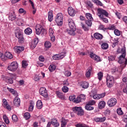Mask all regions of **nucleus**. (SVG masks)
I'll use <instances>...</instances> for the list:
<instances>
[{
	"label": "nucleus",
	"mask_w": 127,
	"mask_h": 127,
	"mask_svg": "<svg viewBox=\"0 0 127 127\" xmlns=\"http://www.w3.org/2000/svg\"><path fill=\"white\" fill-rule=\"evenodd\" d=\"M117 52L122 54L119 58L118 63L120 64H124L123 65L121 66V70H123L124 68H126L127 65V59L126 58V48H123L121 49L119 48L117 50Z\"/></svg>",
	"instance_id": "nucleus-1"
},
{
	"label": "nucleus",
	"mask_w": 127,
	"mask_h": 127,
	"mask_svg": "<svg viewBox=\"0 0 127 127\" xmlns=\"http://www.w3.org/2000/svg\"><path fill=\"white\" fill-rule=\"evenodd\" d=\"M98 12V15L100 17V19L103 21V22H105V23H108L109 22V20L108 18H105L108 17L109 16V13L105 10H104V9H102L101 8H99L97 9Z\"/></svg>",
	"instance_id": "nucleus-2"
},
{
	"label": "nucleus",
	"mask_w": 127,
	"mask_h": 127,
	"mask_svg": "<svg viewBox=\"0 0 127 127\" xmlns=\"http://www.w3.org/2000/svg\"><path fill=\"white\" fill-rule=\"evenodd\" d=\"M75 95L70 96L69 97V100L70 101H73L75 104H79V103H81V102H83V101H85L86 100V95L84 94H81L78 96L76 98Z\"/></svg>",
	"instance_id": "nucleus-3"
},
{
	"label": "nucleus",
	"mask_w": 127,
	"mask_h": 127,
	"mask_svg": "<svg viewBox=\"0 0 127 127\" xmlns=\"http://www.w3.org/2000/svg\"><path fill=\"white\" fill-rule=\"evenodd\" d=\"M15 37L18 39L19 44H23L24 43V37H23V33L22 30L17 29L15 31Z\"/></svg>",
	"instance_id": "nucleus-4"
},
{
	"label": "nucleus",
	"mask_w": 127,
	"mask_h": 127,
	"mask_svg": "<svg viewBox=\"0 0 127 127\" xmlns=\"http://www.w3.org/2000/svg\"><path fill=\"white\" fill-rule=\"evenodd\" d=\"M63 19H64L63 14L61 13H58L56 17L55 21L58 26H62L63 25Z\"/></svg>",
	"instance_id": "nucleus-5"
},
{
	"label": "nucleus",
	"mask_w": 127,
	"mask_h": 127,
	"mask_svg": "<svg viewBox=\"0 0 127 127\" xmlns=\"http://www.w3.org/2000/svg\"><path fill=\"white\" fill-rule=\"evenodd\" d=\"M92 21H93L92 20H85V24L83 23V22L81 23V26H82L83 29L84 31H89L90 29V27L92 26ZM87 25V26H86Z\"/></svg>",
	"instance_id": "nucleus-6"
},
{
	"label": "nucleus",
	"mask_w": 127,
	"mask_h": 127,
	"mask_svg": "<svg viewBox=\"0 0 127 127\" xmlns=\"http://www.w3.org/2000/svg\"><path fill=\"white\" fill-rule=\"evenodd\" d=\"M107 85L108 88H112L115 84V78L113 76L108 75L106 77Z\"/></svg>",
	"instance_id": "nucleus-7"
},
{
	"label": "nucleus",
	"mask_w": 127,
	"mask_h": 127,
	"mask_svg": "<svg viewBox=\"0 0 127 127\" xmlns=\"http://www.w3.org/2000/svg\"><path fill=\"white\" fill-rule=\"evenodd\" d=\"M72 111L75 114H76L77 115L80 116H84V110L82 109L81 107H74L72 108Z\"/></svg>",
	"instance_id": "nucleus-8"
},
{
	"label": "nucleus",
	"mask_w": 127,
	"mask_h": 127,
	"mask_svg": "<svg viewBox=\"0 0 127 127\" xmlns=\"http://www.w3.org/2000/svg\"><path fill=\"white\" fill-rule=\"evenodd\" d=\"M18 68V64H17V62H12L7 67L8 70H9V71H16Z\"/></svg>",
	"instance_id": "nucleus-9"
},
{
	"label": "nucleus",
	"mask_w": 127,
	"mask_h": 127,
	"mask_svg": "<svg viewBox=\"0 0 127 127\" xmlns=\"http://www.w3.org/2000/svg\"><path fill=\"white\" fill-rule=\"evenodd\" d=\"M35 29H36V34L37 35H40L41 33H42V34H44V33H45L46 32V30H45V29L43 28L42 26L39 24L37 25L36 26Z\"/></svg>",
	"instance_id": "nucleus-10"
},
{
	"label": "nucleus",
	"mask_w": 127,
	"mask_h": 127,
	"mask_svg": "<svg viewBox=\"0 0 127 127\" xmlns=\"http://www.w3.org/2000/svg\"><path fill=\"white\" fill-rule=\"evenodd\" d=\"M117 103H118L117 99L115 98H112L109 100L107 104L108 106L110 107V108H112V107H115V106L117 105Z\"/></svg>",
	"instance_id": "nucleus-11"
},
{
	"label": "nucleus",
	"mask_w": 127,
	"mask_h": 127,
	"mask_svg": "<svg viewBox=\"0 0 127 127\" xmlns=\"http://www.w3.org/2000/svg\"><path fill=\"white\" fill-rule=\"evenodd\" d=\"M39 93L41 95V96H43L44 98H47L48 97L47 90H46V88L44 87H41L40 88Z\"/></svg>",
	"instance_id": "nucleus-12"
},
{
	"label": "nucleus",
	"mask_w": 127,
	"mask_h": 127,
	"mask_svg": "<svg viewBox=\"0 0 127 127\" xmlns=\"http://www.w3.org/2000/svg\"><path fill=\"white\" fill-rule=\"evenodd\" d=\"M15 12L14 11H10L8 14L9 20L13 21L16 18V15H15Z\"/></svg>",
	"instance_id": "nucleus-13"
},
{
	"label": "nucleus",
	"mask_w": 127,
	"mask_h": 127,
	"mask_svg": "<svg viewBox=\"0 0 127 127\" xmlns=\"http://www.w3.org/2000/svg\"><path fill=\"white\" fill-rule=\"evenodd\" d=\"M75 31H76V28H70V29H66L65 30V32L69 34V35H72L74 36V35H76V33H75Z\"/></svg>",
	"instance_id": "nucleus-14"
},
{
	"label": "nucleus",
	"mask_w": 127,
	"mask_h": 127,
	"mask_svg": "<svg viewBox=\"0 0 127 127\" xmlns=\"http://www.w3.org/2000/svg\"><path fill=\"white\" fill-rule=\"evenodd\" d=\"M67 11L70 16H75V14H76V11H75V9L73 8V7H68L67 8Z\"/></svg>",
	"instance_id": "nucleus-15"
},
{
	"label": "nucleus",
	"mask_w": 127,
	"mask_h": 127,
	"mask_svg": "<svg viewBox=\"0 0 127 127\" xmlns=\"http://www.w3.org/2000/svg\"><path fill=\"white\" fill-rule=\"evenodd\" d=\"M15 52L17 53V54H19L21 52H22L23 50H24V48L23 47H20V46H15L14 48Z\"/></svg>",
	"instance_id": "nucleus-16"
},
{
	"label": "nucleus",
	"mask_w": 127,
	"mask_h": 127,
	"mask_svg": "<svg viewBox=\"0 0 127 127\" xmlns=\"http://www.w3.org/2000/svg\"><path fill=\"white\" fill-rule=\"evenodd\" d=\"M90 57H91V58H92V59H93V60H95V61H96V62H101V58H100V57L96 55L95 54H94L93 53L91 54Z\"/></svg>",
	"instance_id": "nucleus-17"
},
{
	"label": "nucleus",
	"mask_w": 127,
	"mask_h": 127,
	"mask_svg": "<svg viewBox=\"0 0 127 127\" xmlns=\"http://www.w3.org/2000/svg\"><path fill=\"white\" fill-rule=\"evenodd\" d=\"M68 23L70 28H73V29H75V28H76V25H75V23H74V21H73L72 19H68Z\"/></svg>",
	"instance_id": "nucleus-18"
},
{
	"label": "nucleus",
	"mask_w": 127,
	"mask_h": 127,
	"mask_svg": "<svg viewBox=\"0 0 127 127\" xmlns=\"http://www.w3.org/2000/svg\"><path fill=\"white\" fill-rule=\"evenodd\" d=\"M7 89L8 91H9V92L12 94V95H13V96L15 97H18V94L17 93V91H16V90L9 87H7Z\"/></svg>",
	"instance_id": "nucleus-19"
},
{
	"label": "nucleus",
	"mask_w": 127,
	"mask_h": 127,
	"mask_svg": "<svg viewBox=\"0 0 127 127\" xmlns=\"http://www.w3.org/2000/svg\"><path fill=\"white\" fill-rule=\"evenodd\" d=\"M14 106L16 107H19L20 106V99L18 97L16 96L13 100Z\"/></svg>",
	"instance_id": "nucleus-20"
},
{
	"label": "nucleus",
	"mask_w": 127,
	"mask_h": 127,
	"mask_svg": "<svg viewBox=\"0 0 127 127\" xmlns=\"http://www.w3.org/2000/svg\"><path fill=\"white\" fill-rule=\"evenodd\" d=\"M103 35L99 33H95L94 34V38L97 40H102V39H103Z\"/></svg>",
	"instance_id": "nucleus-21"
},
{
	"label": "nucleus",
	"mask_w": 127,
	"mask_h": 127,
	"mask_svg": "<svg viewBox=\"0 0 127 127\" xmlns=\"http://www.w3.org/2000/svg\"><path fill=\"white\" fill-rule=\"evenodd\" d=\"M56 94L57 96L58 97V98H60V99H65V96H64L63 93L59 91H57L56 92Z\"/></svg>",
	"instance_id": "nucleus-22"
},
{
	"label": "nucleus",
	"mask_w": 127,
	"mask_h": 127,
	"mask_svg": "<svg viewBox=\"0 0 127 127\" xmlns=\"http://www.w3.org/2000/svg\"><path fill=\"white\" fill-rule=\"evenodd\" d=\"M106 107V102L105 101H100L98 104V108L100 110H102Z\"/></svg>",
	"instance_id": "nucleus-23"
},
{
	"label": "nucleus",
	"mask_w": 127,
	"mask_h": 127,
	"mask_svg": "<svg viewBox=\"0 0 127 127\" xmlns=\"http://www.w3.org/2000/svg\"><path fill=\"white\" fill-rule=\"evenodd\" d=\"M4 80L9 84H13V80H12V78L11 77L5 76L4 77Z\"/></svg>",
	"instance_id": "nucleus-24"
},
{
	"label": "nucleus",
	"mask_w": 127,
	"mask_h": 127,
	"mask_svg": "<svg viewBox=\"0 0 127 127\" xmlns=\"http://www.w3.org/2000/svg\"><path fill=\"white\" fill-rule=\"evenodd\" d=\"M80 86L83 89H87V88H89V83L87 81H84L81 83Z\"/></svg>",
	"instance_id": "nucleus-25"
},
{
	"label": "nucleus",
	"mask_w": 127,
	"mask_h": 127,
	"mask_svg": "<svg viewBox=\"0 0 127 127\" xmlns=\"http://www.w3.org/2000/svg\"><path fill=\"white\" fill-rule=\"evenodd\" d=\"M106 119L105 117L103 118H97L95 119V121L96 122V123H104V122L106 121Z\"/></svg>",
	"instance_id": "nucleus-26"
},
{
	"label": "nucleus",
	"mask_w": 127,
	"mask_h": 127,
	"mask_svg": "<svg viewBox=\"0 0 127 127\" xmlns=\"http://www.w3.org/2000/svg\"><path fill=\"white\" fill-rule=\"evenodd\" d=\"M53 20V12L52 11H50L48 12V20L49 21H52Z\"/></svg>",
	"instance_id": "nucleus-27"
},
{
	"label": "nucleus",
	"mask_w": 127,
	"mask_h": 127,
	"mask_svg": "<svg viewBox=\"0 0 127 127\" xmlns=\"http://www.w3.org/2000/svg\"><path fill=\"white\" fill-rule=\"evenodd\" d=\"M36 106L37 109L40 110V109H42V107H43V105L42 104V102L41 100H39L37 102Z\"/></svg>",
	"instance_id": "nucleus-28"
},
{
	"label": "nucleus",
	"mask_w": 127,
	"mask_h": 127,
	"mask_svg": "<svg viewBox=\"0 0 127 127\" xmlns=\"http://www.w3.org/2000/svg\"><path fill=\"white\" fill-rule=\"evenodd\" d=\"M85 17L87 18V20H94L93 17H92V14L90 13H86L85 14Z\"/></svg>",
	"instance_id": "nucleus-29"
},
{
	"label": "nucleus",
	"mask_w": 127,
	"mask_h": 127,
	"mask_svg": "<svg viewBox=\"0 0 127 127\" xmlns=\"http://www.w3.org/2000/svg\"><path fill=\"white\" fill-rule=\"evenodd\" d=\"M24 32L25 34H27L28 35H30V34L32 33V30L31 29V28L29 27L25 29Z\"/></svg>",
	"instance_id": "nucleus-30"
},
{
	"label": "nucleus",
	"mask_w": 127,
	"mask_h": 127,
	"mask_svg": "<svg viewBox=\"0 0 127 127\" xmlns=\"http://www.w3.org/2000/svg\"><path fill=\"white\" fill-rule=\"evenodd\" d=\"M52 125H53V127H59V123H58V121H57V120L54 119L53 121H52Z\"/></svg>",
	"instance_id": "nucleus-31"
},
{
	"label": "nucleus",
	"mask_w": 127,
	"mask_h": 127,
	"mask_svg": "<svg viewBox=\"0 0 127 127\" xmlns=\"http://www.w3.org/2000/svg\"><path fill=\"white\" fill-rule=\"evenodd\" d=\"M91 1L97 5H100V6H103V3L99 0H91Z\"/></svg>",
	"instance_id": "nucleus-32"
},
{
	"label": "nucleus",
	"mask_w": 127,
	"mask_h": 127,
	"mask_svg": "<svg viewBox=\"0 0 127 127\" xmlns=\"http://www.w3.org/2000/svg\"><path fill=\"white\" fill-rule=\"evenodd\" d=\"M49 69L50 72H53L56 70V66L54 64H51L49 67Z\"/></svg>",
	"instance_id": "nucleus-33"
},
{
	"label": "nucleus",
	"mask_w": 127,
	"mask_h": 127,
	"mask_svg": "<svg viewBox=\"0 0 127 127\" xmlns=\"http://www.w3.org/2000/svg\"><path fill=\"white\" fill-rule=\"evenodd\" d=\"M17 22V24L19 26H23V24H24V21H23V20H22V19H18Z\"/></svg>",
	"instance_id": "nucleus-34"
},
{
	"label": "nucleus",
	"mask_w": 127,
	"mask_h": 127,
	"mask_svg": "<svg viewBox=\"0 0 127 127\" xmlns=\"http://www.w3.org/2000/svg\"><path fill=\"white\" fill-rule=\"evenodd\" d=\"M101 48L104 50L108 49L109 48V44L107 43H103L101 45Z\"/></svg>",
	"instance_id": "nucleus-35"
},
{
	"label": "nucleus",
	"mask_w": 127,
	"mask_h": 127,
	"mask_svg": "<svg viewBox=\"0 0 127 127\" xmlns=\"http://www.w3.org/2000/svg\"><path fill=\"white\" fill-rule=\"evenodd\" d=\"M85 108L87 111H93L94 110V107L91 106V105H89L88 104L86 105Z\"/></svg>",
	"instance_id": "nucleus-36"
},
{
	"label": "nucleus",
	"mask_w": 127,
	"mask_h": 127,
	"mask_svg": "<svg viewBox=\"0 0 127 127\" xmlns=\"http://www.w3.org/2000/svg\"><path fill=\"white\" fill-rule=\"evenodd\" d=\"M91 72H92V67L90 66L87 69V71L86 72V77H90V76H91Z\"/></svg>",
	"instance_id": "nucleus-37"
},
{
	"label": "nucleus",
	"mask_w": 127,
	"mask_h": 127,
	"mask_svg": "<svg viewBox=\"0 0 127 127\" xmlns=\"http://www.w3.org/2000/svg\"><path fill=\"white\" fill-rule=\"evenodd\" d=\"M68 122H69V120L68 119H66L64 117L62 118L61 124L67 125V123H68Z\"/></svg>",
	"instance_id": "nucleus-38"
},
{
	"label": "nucleus",
	"mask_w": 127,
	"mask_h": 127,
	"mask_svg": "<svg viewBox=\"0 0 127 127\" xmlns=\"http://www.w3.org/2000/svg\"><path fill=\"white\" fill-rule=\"evenodd\" d=\"M44 46L46 48H51L52 46L51 43H50L49 41H46L44 44Z\"/></svg>",
	"instance_id": "nucleus-39"
},
{
	"label": "nucleus",
	"mask_w": 127,
	"mask_h": 127,
	"mask_svg": "<svg viewBox=\"0 0 127 127\" xmlns=\"http://www.w3.org/2000/svg\"><path fill=\"white\" fill-rule=\"evenodd\" d=\"M5 56L7 58H8L9 59H12L13 58V56L11 54L8 52H6L5 54Z\"/></svg>",
	"instance_id": "nucleus-40"
},
{
	"label": "nucleus",
	"mask_w": 127,
	"mask_h": 127,
	"mask_svg": "<svg viewBox=\"0 0 127 127\" xmlns=\"http://www.w3.org/2000/svg\"><path fill=\"white\" fill-rule=\"evenodd\" d=\"M52 58H53V60H60V59H61L59 54H56V55L53 56Z\"/></svg>",
	"instance_id": "nucleus-41"
},
{
	"label": "nucleus",
	"mask_w": 127,
	"mask_h": 127,
	"mask_svg": "<svg viewBox=\"0 0 127 127\" xmlns=\"http://www.w3.org/2000/svg\"><path fill=\"white\" fill-rule=\"evenodd\" d=\"M2 118L5 124H9V120H8V118H7V116H6V115L3 116Z\"/></svg>",
	"instance_id": "nucleus-42"
},
{
	"label": "nucleus",
	"mask_w": 127,
	"mask_h": 127,
	"mask_svg": "<svg viewBox=\"0 0 127 127\" xmlns=\"http://www.w3.org/2000/svg\"><path fill=\"white\" fill-rule=\"evenodd\" d=\"M24 118L26 120H29V119L30 118V114L28 112L25 113L24 114Z\"/></svg>",
	"instance_id": "nucleus-43"
},
{
	"label": "nucleus",
	"mask_w": 127,
	"mask_h": 127,
	"mask_svg": "<svg viewBox=\"0 0 127 127\" xmlns=\"http://www.w3.org/2000/svg\"><path fill=\"white\" fill-rule=\"evenodd\" d=\"M12 120L13 122L16 123V122H17L18 121V118L17 117V116H16V115H13L12 116Z\"/></svg>",
	"instance_id": "nucleus-44"
},
{
	"label": "nucleus",
	"mask_w": 127,
	"mask_h": 127,
	"mask_svg": "<svg viewBox=\"0 0 127 127\" xmlns=\"http://www.w3.org/2000/svg\"><path fill=\"white\" fill-rule=\"evenodd\" d=\"M62 91L64 93H67L69 91V88L66 86H64L62 87Z\"/></svg>",
	"instance_id": "nucleus-45"
},
{
	"label": "nucleus",
	"mask_w": 127,
	"mask_h": 127,
	"mask_svg": "<svg viewBox=\"0 0 127 127\" xmlns=\"http://www.w3.org/2000/svg\"><path fill=\"white\" fill-rule=\"evenodd\" d=\"M28 65V64H27V62H26V61H22V66L23 67V68H26Z\"/></svg>",
	"instance_id": "nucleus-46"
},
{
	"label": "nucleus",
	"mask_w": 127,
	"mask_h": 127,
	"mask_svg": "<svg viewBox=\"0 0 127 127\" xmlns=\"http://www.w3.org/2000/svg\"><path fill=\"white\" fill-rule=\"evenodd\" d=\"M86 4L89 6V7H90V8H92L94 6V5H93V3H92V2L90 0H87L86 1Z\"/></svg>",
	"instance_id": "nucleus-47"
},
{
	"label": "nucleus",
	"mask_w": 127,
	"mask_h": 127,
	"mask_svg": "<svg viewBox=\"0 0 127 127\" xmlns=\"http://www.w3.org/2000/svg\"><path fill=\"white\" fill-rule=\"evenodd\" d=\"M119 71V68H117V67L114 66L111 69V73L114 74V73H116V72H118Z\"/></svg>",
	"instance_id": "nucleus-48"
},
{
	"label": "nucleus",
	"mask_w": 127,
	"mask_h": 127,
	"mask_svg": "<svg viewBox=\"0 0 127 127\" xmlns=\"http://www.w3.org/2000/svg\"><path fill=\"white\" fill-rule=\"evenodd\" d=\"M33 108H34V104L33 102H30V105L29 107V111L30 112H32L33 111Z\"/></svg>",
	"instance_id": "nucleus-49"
},
{
	"label": "nucleus",
	"mask_w": 127,
	"mask_h": 127,
	"mask_svg": "<svg viewBox=\"0 0 127 127\" xmlns=\"http://www.w3.org/2000/svg\"><path fill=\"white\" fill-rule=\"evenodd\" d=\"M115 59H116L115 56H110L108 57V60L109 61H115Z\"/></svg>",
	"instance_id": "nucleus-50"
},
{
	"label": "nucleus",
	"mask_w": 127,
	"mask_h": 127,
	"mask_svg": "<svg viewBox=\"0 0 127 127\" xmlns=\"http://www.w3.org/2000/svg\"><path fill=\"white\" fill-rule=\"evenodd\" d=\"M66 52H64L59 54L61 59H63L66 56Z\"/></svg>",
	"instance_id": "nucleus-51"
},
{
	"label": "nucleus",
	"mask_w": 127,
	"mask_h": 127,
	"mask_svg": "<svg viewBox=\"0 0 127 127\" xmlns=\"http://www.w3.org/2000/svg\"><path fill=\"white\" fill-rule=\"evenodd\" d=\"M117 112L118 115H119V116H122V115H124V112L122 110V108L118 109Z\"/></svg>",
	"instance_id": "nucleus-52"
},
{
	"label": "nucleus",
	"mask_w": 127,
	"mask_h": 127,
	"mask_svg": "<svg viewBox=\"0 0 127 127\" xmlns=\"http://www.w3.org/2000/svg\"><path fill=\"white\" fill-rule=\"evenodd\" d=\"M107 29H109V30H114L116 29V26L114 25H112L111 27L105 28V30H107Z\"/></svg>",
	"instance_id": "nucleus-53"
},
{
	"label": "nucleus",
	"mask_w": 127,
	"mask_h": 127,
	"mask_svg": "<svg viewBox=\"0 0 127 127\" xmlns=\"http://www.w3.org/2000/svg\"><path fill=\"white\" fill-rule=\"evenodd\" d=\"M114 33L115 34V35H117V36H120V35H121V31L118 29H115L114 30Z\"/></svg>",
	"instance_id": "nucleus-54"
},
{
	"label": "nucleus",
	"mask_w": 127,
	"mask_h": 127,
	"mask_svg": "<svg viewBox=\"0 0 127 127\" xmlns=\"http://www.w3.org/2000/svg\"><path fill=\"white\" fill-rule=\"evenodd\" d=\"M95 104H96V102L94 100H90L86 104L89 106H93Z\"/></svg>",
	"instance_id": "nucleus-55"
},
{
	"label": "nucleus",
	"mask_w": 127,
	"mask_h": 127,
	"mask_svg": "<svg viewBox=\"0 0 127 127\" xmlns=\"http://www.w3.org/2000/svg\"><path fill=\"white\" fill-rule=\"evenodd\" d=\"M102 78H103V73H102V72H99L98 73V78L99 81H101L102 80Z\"/></svg>",
	"instance_id": "nucleus-56"
},
{
	"label": "nucleus",
	"mask_w": 127,
	"mask_h": 127,
	"mask_svg": "<svg viewBox=\"0 0 127 127\" xmlns=\"http://www.w3.org/2000/svg\"><path fill=\"white\" fill-rule=\"evenodd\" d=\"M49 33L50 34V36H52L54 35V31H53V29L52 28H50L49 30Z\"/></svg>",
	"instance_id": "nucleus-57"
},
{
	"label": "nucleus",
	"mask_w": 127,
	"mask_h": 127,
	"mask_svg": "<svg viewBox=\"0 0 127 127\" xmlns=\"http://www.w3.org/2000/svg\"><path fill=\"white\" fill-rule=\"evenodd\" d=\"M104 114L105 115V116H108L111 114V110H110L109 109H107L104 111Z\"/></svg>",
	"instance_id": "nucleus-58"
},
{
	"label": "nucleus",
	"mask_w": 127,
	"mask_h": 127,
	"mask_svg": "<svg viewBox=\"0 0 127 127\" xmlns=\"http://www.w3.org/2000/svg\"><path fill=\"white\" fill-rule=\"evenodd\" d=\"M37 45L35 43L32 42L31 45H30L31 48H32V49H34V48H35V47H36Z\"/></svg>",
	"instance_id": "nucleus-59"
},
{
	"label": "nucleus",
	"mask_w": 127,
	"mask_h": 127,
	"mask_svg": "<svg viewBox=\"0 0 127 127\" xmlns=\"http://www.w3.org/2000/svg\"><path fill=\"white\" fill-rule=\"evenodd\" d=\"M105 96H106V93H103L102 94H98V98L99 99H102V98H104V97H105Z\"/></svg>",
	"instance_id": "nucleus-60"
},
{
	"label": "nucleus",
	"mask_w": 127,
	"mask_h": 127,
	"mask_svg": "<svg viewBox=\"0 0 127 127\" xmlns=\"http://www.w3.org/2000/svg\"><path fill=\"white\" fill-rule=\"evenodd\" d=\"M64 75L66 77H70V76H71V72H70L69 71H66L64 72Z\"/></svg>",
	"instance_id": "nucleus-61"
},
{
	"label": "nucleus",
	"mask_w": 127,
	"mask_h": 127,
	"mask_svg": "<svg viewBox=\"0 0 127 127\" xmlns=\"http://www.w3.org/2000/svg\"><path fill=\"white\" fill-rule=\"evenodd\" d=\"M19 13H24L25 14V13H26V11H25L23 8H20L19 9Z\"/></svg>",
	"instance_id": "nucleus-62"
},
{
	"label": "nucleus",
	"mask_w": 127,
	"mask_h": 127,
	"mask_svg": "<svg viewBox=\"0 0 127 127\" xmlns=\"http://www.w3.org/2000/svg\"><path fill=\"white\" fill-rule=\"evenodd\" d=\"M34 80L36 81V82H38L39 80H40V77L38 75H35L34 77Z\"/></svg>",
	"instance_id": "nucleus-63"
},
{
	"label": "nucleus",
	"mask_w": 127,
	"mask_h": 127,
	"mask_svg": "<svg viewBox=\"0 0 127 127\" xmlns=\"http://www.w3.org/2000/svg\"><path fill=\"white\" fill-rule=\"evenodd\" d=\"M123 92L127 95V83H126V86L123 88Z\"/></svg>",
	"instance_id": "nucleus-64"
}]
</instances>
